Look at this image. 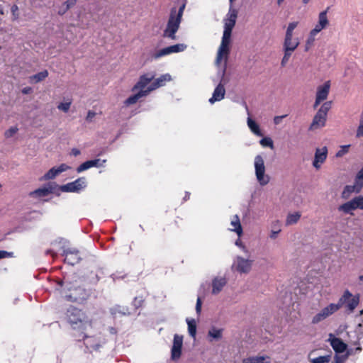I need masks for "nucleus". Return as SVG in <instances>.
Wrapping results in <instances>:
<instances>
[{
  "label": "nucleus",
  "mask_w": 363,
  "mask_h": 363,
  "mask_svg": "<svg viewBox=\"0 0 363 363\" xmlns=\"http://www.w3.org/2000/svg\"><path fill=\"white\" fill-rule=\"evenodd\" d=\"M61 289V296L66 301L82 303L88 298V293L77 284L68 282L67 280L58 283Z\"/></svg>",
  "instance_id": "obj_1"
},
{
  "label": "nucleus",
  "mask_w": 363,
  "mask_h": 363,
  "mask_svg": "<svg viewBox=\"0 0 363 363\" xmlns=\"http://www.w3.org/2000/svg\"><path fill=\"white\" fill-rule=\"evenodd\" d=\"M67 321L74 330H87L91 328V322L81 310L70 306L66 313Z\"/></svg>",
  "instance_id": "obj_2"
},
{
  "label": "nucleus",
  "mask_w": 363,
  "mask_h": 363,
  "mask_svg": "<svg viewBox=\"0 0 363 363\" xmlns=\"http://www.w3.org/2000/svg\"><path fill=\"white\" fill-rule=\"evenodd\" d=\"M184 9L185 4H184L178 10L176 8L171 9L167 26L163 33L164 37L171 40H176V33L179 28Z\"/></svg>",
  "instance_id": "obj_3"
},
{
  "label": "nucleus",
  "mask_w": 363,
  "mask_h": 363,
  "mask_svg": "<svg viewBox=\"0 0 363 363\" xmlns=\"http://www.w3.org/2000/svg\"><path fill=\"white\" fill-rule=\"evenodd\" d=\"M89 329L87 330L82 331V339L79 341H82L84 346V352L85 353H91L94 351H98L106 343V339L103 334L101 333L90 335L89 334Z\"/></svg>",
  "instance_id": "obj_4"
},
{
  "label": "nucleus",
  "mask_w": 363,
  "mask_h": 363,
  "mask_svg": "<svg viewBox=\"0 0 363 363\" xmlns=\"http://www.w3.org/2000/svg\"><path fill=\"white\" fill-rule=\"evenodd\" d=\"M348 296H350L349 290H345L337 303H330L323 308L320 312L313 317L311 323L313 324H317L337 311L341 308V304Z\"/></svg>",
  "instance_id": "obj_5"
},
{
  "label": "nucleus",
  "mask_w": 363,
  "mask_h": 363,
  "mask_svg": "<svg viewBox=\"0 0 363 363\" xmlns=\"http://www.w3.org/2000/svg\"><path fill=\"white\" fill-rule=\"evenodd\" d=\"M235 23L236 22L235 21L225 19L223 34L220 45L218 50V61H220V59L223 57L226 58L228 48H230L232 30L235 25Z\"/></svg>",
  "instance_id": "obj_6"
},
{
  "label": "nucleus",
  "mask_w": 363,
  "mask_h": 363,
  "mask_svg": "<svg viewBox=\"0 0 363 363\" xmlns=\"http://www.w3.org/2000/svg\"><path fill=\"white\" fill-rule=\"evenodd\" d=\"M255 174L256 179L262 186H266L270 182V177L265 173L264 161L260 155H257L254 160Z\"/></svg>",
  "instance_id": "obj_7"
},
{
  "label": "nucleus",
  "mask_w": 363,
  "mask_h": 363,
  "mask_svg": "<svg viewBox=\"0 0 363 363\" xmlns=\"http://www.w3.org/2000/svg\"><path fill=\"white\" fill-rule=\"evenodd\" d=\"M86 187V180L85 177H79L74 182L58 186L62 192L78 193Z\"/></svg>",
  "instance_id": "obj_8"
},
{
  "label": "nucleus",
  "mask_w": 363,
  "mask_h": 363,
  "mask_svg": "<svg viewBox=\"0 0 363 363\" xmlns=\"http://www.w3.org/2000/svg\"><path fill=\"white\" fill-rule=\"evenodd\" d=\"M253 260L237 256L233 262L232 268L241 274H247L250 272Z\"/></svg>",
  "instance_id": "obj_9"
},
{
  "label": "nucleus",
  "mask_w": 363,
  "mask_h": 363,
  "mask_svg": "<svg viewBox=\"0 0 363 363\" xmlns=\"http://www.w3.org/2000/svg\"><path fill=\"white\" fill-rule=\"evenodd\" d=\"M186 48L187 46L185 44H176L170 45L157 51L154 54L153 57L155 59H159L162 57L169 55L172 53L183 52L186 49Z\"/></svg>",
  "instance_id": "obj_10"
},
{
  "label": "nucleus",
  "mask_w": 363,
  "mask_h": 363,
  "mask_svg": "<svg viewBox=\"0 0 363 363\" xmlns=\"http://www.w3.org/2000/svg\"><path fill=\"white\" fill-rule=\"evenodd\" d=\"M154 72H148L141 75L138 82L133 86L132 91H146L148 84L155 79Z\"/></svg>",
  "instance_id": "obj_11"
},
{
  "label": "nucleus",
  "mask_w": 363,
  "mask_h": 363,
  "mask_svg": "<svg viewBox=\"0 0 363 363\" xmlns=\"http://www.w3.org/2000/svg\"><path fill=\"white\" fill-rule=\"evenodd\" d=\"M182 345L183 336L175 334L171 350V357L173 360L178 359L181 357Z\"/></svg>",
  "instance_id": "obj_12"
},
{
  "label": "nucleus",
  "mask_w": 363,
  "mask_h": 363,
  "mask_svg": "<svg viewBox=\"0 0 363 363\" xmlns=\"http://www.w3.org/2000/svg\"><path fill=\"white\" fill-rule=\"evenodd\" d=\"M328 156V148L327 147H323L322 148H316L314 155V160L313 161V166L316 169L320 168L322 164L325 162Z\"/></svg>",
  "instance_id": "obj_13"
},
{
  "label": "nucleus",
  "mask_w": 363,
  "mask_h": 363,
  "mask_svg": "<svg viewBox=\"0 0 363 363\" xmlns=\"http://www.w3.org/2000/svg\"><path fill=\"white\" fill-rule=\"evenodd\" d=\"M63 255L65 256V262L70 265H74L81 260L79 250L75 248L65 249Z\"/></svg>",
  "instance_id": "obj_14"
},
{
  "label": "nucleus",
  "mask_w": 363,
  "mask_h": 363,
  "mask_svg": "<svg viewBox=\"0 0 363 363\" xmlns=\"http://www.w3.org/2000/svg\"><path fill=\"white\" fill-rule=\"evenodd\" d=\"M172 76L169 74H162L147 87V90L150 93L160 87L164 86L167 82L172 81Z\"/></svg>",
  "instance_id": "obj_15"
},
{
  "label": "nucleus",
  "mask_w": 363,
  "mask_h": 363,
  "mask_svg": "<svg viewBox=\"0 0 363 363\" xmlns=\"http://www.w3.org/2000/svg\"><path fill=\"white\" fill-rule=\"evenodd\" d=\"M106 162V160H101V159H94V160H87V161L83 162L82 164H81L77 168V172L78 173H80V172L87 170L91 167H104Z\"/></svg>",
  "instance_id": "obj_16"
},
{
  "label": "nucleus",
  "mask_w": 363,
  "mask_h": 363,
  "mask_svg": "<svg viewBox=\"0 0 363 363\" xmlns=\"http://www.w3.org/2000/svg\"><path fill=\"white\" fill-rule=\"evenodd\" d=\"M350 296H347L345 300L341 304L342 306H345L347 311L349 313H352L356 308L359 303V296L355 295L353 296L352 293L349 291Z\"/></svg>",
  "instance_id": "obj_17"
},
{
  "label": "nucleus",
  "mask_w": 363,
  "mask_h": 363,
  "mask_svg": "<svg viewBox=\"0 0 363 363\" xmlns=\"http://www.w3.org/2000/svg\"><path fill=\"white\" fill-rule=\"evenodd\" d=\"M225 95V89L224 87V84L219 82V84L216 86L212 96L208 99V102L211 104H213L216 102L220 101L223 100Z\"/></svg>",
  "instance_id": "obj_18"
},
{
  "label": "nucleus",
  "mask_w": 363,
  "mask_h": 363,
  "mask_svg": "<svg viewBox=\"0 0 363 363\" xmlns=\"http://www.w3.org/2000/svg\"><path fill=\"white\" fill-rule=\"evenodd\" d=\"M328 341L330 342L331 347L336 353H342L346 350L347 347V344L343 342L341 339L335 337L332 334L329 335Z\"/></svg>",
  "instance_id": "obj_19"
},
{
  "label": "nucleus",
  "mask_w": 363,
  "mask_h": 363,
  "mask_svg": "<svg viewBox=\"0 0 363 363\" xmlns=\"http://www.w3.org/2000/svg\"><path fill=\"white\" fill-rule=\"evenodd\" d=\"M229 55H230V48H228V52L226 55V58L223 57V58L220 59V61H218V54L216 55L215 64H216V67L219 69L218 74L220 76V82H221V83H223V82L224 81V77H225V72H226L227 63H228Z\"/></svg>",
  "instance_id": "obj_20"
},
{
  "label": "nucleus",
  "mask_w": 363,
  "mask_h": 363,
  "mask_svg": "<svg viewBox=\"0 0 363 363\" xmlns=\"http://www.w3.org/2000/svg\"><path fill=\"white\" fill-rule=\"evenodd\" d=\"M70 167L65 164H61L58 167H53L43 176V179L45 180L52 179L55 178L57 175H59L63 172H65Z\"/></svg>",
  "instance_id": "obj_21"
},
{
  "label": "nucleus",
  "mask_w": 363,
  "mask_h": 363,
  "mask_svg": "<svg viewBox=\"0 0 363 363\" xmlns=\"http://www.w3.org/2000/svg\"><path fill=\"white\" fill-rule=\"evenodd\" d=\"M227 284V279L225 277H216L212 280V294H219Z\"/></svg>",
  "instance_id": "obj_22"
},
{
  "label": "nucleus",
  "mask_w": 363,
  "mask_h": 363,
  "mask_svg": "<svg viewBox=\"0 0 363 363\" xmlns=\"http://www.w3.org/2000/svg\"><path fill=\"white\" fill-rule=\"evenodd\" d=\"M362 188V184L354 179V182L352 185H347L345 186L342 191V197L347 198L352 193L358 194L361 191Z\"/></svg>",
  "instance_id": "obj_23"
},
{
  "label": "nucleus",
  "mask_w": 363,
  "mask_h": 363,
  "mask_svg": "<svg viewBox=\"0 0 363 363\" xmlns=\"http://www.w3.org/2000/svg\"><path fill=\"white\" fill-rule=\"evenodd\" d=\"M150 93L146 91H136V93L128 97L124 101L125 106L136 104L140 99L147 96Z\"/></svg>",
  "instance_id": "obj_24"
},
{
  "label": "nucleus",
  "mask_w": 363,
  "mask_h": 363,
  "mask_svg": "<svg viewBox=\"0 0 363 363\" xmlns=\"http://www.w3.org/2000/svg\"><path fill=\"white\" fill-rule=\"evenodd\" d=\"M299 40L293 37H285L283 44V50L294 52L298 46Z\"/></svg>",
  "instance_id": "obj_25"
},
{
  "label": "nucleus",
  "mask_w": 363,
  "mask_h": 363,
  "mask_svg": "<svg viewBox=\"0 0 363 363\" xmlns=\"http://www.w3.org/2000/svg\"><path fill=\"white\" fill-rule=\"evenodd\" d=\"M54 184H49L42 188H39L30 193V195L34 197H44L48 196L49 194L52 193L54 191Z\"/></svg>",
  "instance_id": "obj_26"
},
{
  "label": "nucleus",
  "mask_w": 363,
  "mask_h": 363,
  "mask_svg": "<svg viewBox=\"0 0 363 363\" xmlns=\"http://www.w3.org/2000/svg\"><path fill=\"white\" fill-rule=\"evenodd\" d=\"M326 122V117L321 113L317 112L314 116L313 121L310 125V130L322 128L325 126Z\"/></svg>",
  "instance_id": "obj_27"
},
{
  "label": "nucleus",
  "mask_w": 363,
  "mask_h": 363,
  "mask_svg": "<svg viewBox=\"0 0 363 363\" xmlns=\"http://www.w3.org/2000/svg\"><path fill=\"white\" fill-rule=\"evenodd\" d=\"M271 359L267 355L250 356L242 359V363H270Z\"/></svg>",
  "instance_id": "obj_28"
},
{
  "label": "nucleus",
  "mask_w": 363,
  "mask_h": 363,
  "mask_svg": "<svg viewBox=\"0 0 363 363\" xmlns=\"http://www.w3.org/2000/svg\"><path fill=\"white\" fill-rule=\"evenodd\" d=\"M330 91V82H326L322 86L317 89L316 98L321 101H324L328 98Z\"/></svg>",
  "instance_id": "obj_29"
},
{
  "label": "nucleus",
  "mask_w": 363,
  "mask_h": 363,
  "mask_svg": "<svg viewBox=\"0 0 363 363\" xmlns=\"http://www.w3.org/2000/svg\"><path fill=\"white\" fill-rule=\"evenodd\" d=\"M230 225L232 228L230 229L231 231L236 233V234L240 237L242 235V228L240 223V218L238 215H235L233 216Z\"/></svg>",
  "instance_id": "obj_30"
},
{
  "label": "nucleus",
  "mask_w": 363,
  "mask_h": 363,
  "mask_svg": "<svg viewBox=\"0 0 363 363\" xmlns=\"http://www.w3.org/2000/svg\"><path fill=\"white\" fill-rule=\"evenodd\" d=\"M359 209L358 206L355 199V197L350 201L343 203L339 207V210L343 211L345 213H349L352 211Z\"/></svg>",
  "instance_id": "obj_31"
},
{
  "label": "nucleus",
  "mask_w": 363,
  "mask_h": 363,
  "mask_svg": "<svg viewBox=\"0 0 363 363\" xmlns=\"http://www.w3.org/2000/svg\"><path fill=\"white\" fill-rule=\"evenodd\" d=\"M223 329L211 327L208 332V337L210 342L218 340L222 338Z\"/></svg>",
  "instance_id": "obj_32"
},
{
  "label": "nucleus",
  "mask_w": 363,
  "mask_h": 363,
  "mask_svg": "<svg viewBox=\"0 0 363 363\" xmlns=\"http://www.w3.org/2000/svg\"><path fill=\"white\" fill-rule=\"evenodd\" d=\"M247 126L249 127L251 132L257 136H262V133L260 130L259 125L250 117L247 119Z\"/></svg>",
  "instance_id": "obj_33"
},
{
  "label": "nucleus",
  "mask_w": 363,
  "mask_h": 363,
  "mask_svg": "<svg viewBox=\"0 0 363 363\" xmlns=\"http://www.w3.org/2000/svg\"><path fill=\"white\" fill-rule=\"evenodd\" d=\"M110 313L114 318H116L118 315H125L129 314L128 309L126 307L121 306H115L111 308Z\"/></svg>",
  "instance_id": "obj_34"
},
{
  "label": "nucleus",
  "mask_w": 363,
  "mask_h": 363,
  "mask_svg": "<svg viewBox=\"0 0 363 363\" xmlns=\"http://www.w3.org/2000/svg\"><path fill=\"white\" fill-rule=\"evenodd\" d=\"M186 321L188 325V333L191 337L194 338L196 334V322L193 318H186Z\"/></svg>",
  "instance_id": "obj_35"
},
{
  "label": "nucleus",
  "mask_w": 363,
  "mask_h": 363,
  "mask_svg": "<svg viewBox=\"0 0 363 363\" xmlns=\"http://www.w3.org/2000/svg\"><path fill=\"white\" fill-rule=\"evenodd\" d=\"M281 232L280 223L278 220H276L272 224V230L270 231L269 238L272 240H275L279 233Z\"/></svg>",
  "instance_id": "obj_36"
},
{
  "label": "nucleus",
  "mask_w": 363,
  "mask_h": 363,
  "mask_svg": "<svg viewBox=\"0 0 363 363\" xmlns=\"http://www.w3.org/2000/svg\"><path fill=\"white\" fill-rule=\"evenodd\" d=\"M48 76V72L47 70H43L40 72L30 77V81L34 83H38L43 80H44Z\"/></svg>",
  "instance_id": "obj_37"
},
{
  "label": "nucleus",
  "mask_w": 363,
  "mask_h": 363,
  "mask_svg": "<svg viewBox=\"0 0 363 363\" xmlns=\"http://www.w3.org/2000/svg\"><path fill=\"white\" fill-rule=\"evenodd\" d=\"M328 9L329 8H328L325 11L320 12L318 15V23L323 26V28H325L329 24V21L327 17V13Z\"/></svg>",
  "instance_id": "obj_38"
},
{
  "label": "nucleus",
  "mask_w": 363,
  "mask_h": 363,
  "mask_svg": "<svg viewBox=\"0 0 363 363\" xmlns=\"http://www.w3.org/2000/svg\"><path fill=\"white\" fill-rule=\"evenodd\" d=\"M300 218H301V213L298 212L289 213L286 218V225H293V224L296 223L298 221V220L300 219Z\"/></svg>",
  "instance_id": "obj_39"
},
{
  "label": "nucleus",
  "mask_w": 363,
  "mask_h": 363,
  "mask_svg": "<svg viewBox=\"0 0 363 363\" xmlns=\"http://www.w3.org/2000/svg\"><path fill=\"white\" fill-rule=\"evenodd\" d=\"M332 102L331 101H325L322 104L320 108L318 109V112L321 113L322 115L327 117L328 112L331 108Z\"/></svg>",
  "instance_id": "obj_40"
},
{
  "label": "nucleus",
  "mask_w": 363,
  "mask_h": 363,
  "mask_svg": "<svg viewBox=\"0 0 363 363\" xmlns=\"http://www.w3.org/2000/svg\"><path fill=\"white\" fill-rule=\"evenodd\" d=\"M238 16V11L233 7V4H230V8L228 13L227 14V18L225 19H228L232 21L236 22Z\"/></svg>",
  "instance_id": "obj_41"
},
{
  "label": "nucleus",
  "mask_w": 363,
  "mask_h": 363,
  "mask_svg": "<svg viewBox=\"0 0 363 363\" xmlns=\"http://www.w3.org/2000/svg\"><path fill=\"white\" fill-rule=\"evenodd\" d=\"M259 144L262 146V147H269L270 149L273 150L274 149V143H273V140H272L271 138L269 137H264L263 138H262L260 140H259Z\"/></svg>",
  "instance_id": "obj_42"
},
{
  "label": "nucleus",
  "mask_w": 363,
  "mask_h": 363,
  "mask_svg": "<svg viewBox=\"0 0 363 363\" xmlns=\"http://www.w3.org/2000/svg\"><path fill=\"white\" fill-rule=\"evenodd\" d=\"M330 360V355L320 356L311 359V363H328Z\"/></svg>",
  "instance_id": "obj_43"
},
{
  "label": "nucleus",
  "mask_w": 363,
  "mask_h": 363,
  "mask_svg": "<svg viewBox=\"0 0 363 363\" xmlns=\"http://www.w3.org/2000/svg\"><path fill=\"white\" fill-rule=\"evenodd\" d=\"M298 25L297 22L289 23L286 31L285 37H293V31Z\"/></svg>",
  "instance_id": "obj_44"
},
{
  "label": "nucleus",
  "mask_w": 363,
  "mask_h": 363,
  "mask_svg": "<svg viewBox=\"0 0 363 363\" xmlns=\"http://www.w3.org/2000/svg\"><path fill=\"white\" fill-rule=\"evenodd\" d=\"M18 130V128L16 126H12L5 132L4 135L6 138H10L13 137Z\"/></svg>",
  "instance_id": "obj_45"
},
{
  "label": "nucleus",
  "mask_w": 363,
  "mask_h": 363,
  "mask_svg": "<svg viewBox=\"0 0 363 363\" xmlns=\"http://www.w3.org/2000/svg\"><path fill=\"white\" fill-rule=\"evenodd\" d=\"M350 145H342L340 147V150H339L337 152H336V155L335 156L337 157H342L343 155H345L346 153H347L348 150H349V147H350Z\"/></svg>",
  "instance_id": "obj_46"
},
{
  "label": "nucleus",
  "mask_w": 363,
  "mask_h": 363,
  "mask_svg": "<svg viewBox=\"0 0 363 363\" xmlns=\"http://www.w3.org/2000/svg\"><path fill=\"white\" fill-rule=\"evenodd\" d=\"M71 104H72L71 101L60 103L57 106V108L60 111H62L65 113H67L69 111V109L71 106Z\"/></svg>",
  "instance_id": "obj_47"
},
{
  "label": "nucleus",
  "mask_w": 363,
  "mask_h": 363,
  "mask_svg": "<svg viewBox=\"0 0 363 363\" xmlns=\"http://www.w3.org/2000/svg\"><path fill=\"white\" fill-rule=\"evenodd\" d=\"M284 55L281 62V65L282 67H284L286 65V63L289 60V58L291 57L293 52L284 50Z\"/></svg>",
  "instance_id": "obj_48"
},
{
  "label": "nucleus",
  "mask_w": 363,
  "mask_h": 363,
  "mask_svg": "<svg viewBox=\"0 0 363 363\" xmlns=\"http://www.w3.org/2000/svg\"><path fill=\"white\" fill-rule=\"evenodd\" d=\"M315 35H312V34H309V36L306 42L305 45V51H308L311 47L313 45L315 41Z\"/></svg>",
  "instance_id": "obj_49"
},
{
  "label": "nucleus",
  "mask_w": 363,
  "mask_h": 363,
  "mask_svg": "<svg viewBox=\"0 0 363 363\" xmlns=\"http://www.w3.org/2000/svg\"><path fill=\"white\" fill-rule=\"evenodd\" d=\"M202 301L201 297L198 296L196 303V312L198 315L201 313Z\"/></svg>",
  "instance_id": "obj_50"
},
{
  "label": "nucleus",
  "mask_w": 363,
  "mask_h": 363,
  "mask_svg": "<svg viewBox=\"0 0 363 363\" xmlns=\"http://www.w3.org/2000/svg\"><path fill=\"white\" fill-rule=\"evenodd\" d=\"M323 29H324L323 26H321L319 23H317L314 28L311 30L310 33L312 34V35L316 36V35L319 33Z\"/></svg>",
  "instance_id": "obj_51"
},
{
  "label": "nucleus",
  "mask_w": 363,
  "mask_h": 363,
  "mask_svg": "<svg viewBox=\"0 0 363 363\" xmlns=\"http://www.w3.org/2000/svg\"><path fill=\"white\" fill-rule=\"evenodd\" d=\"M347 356H339L336 354L334 358V362L333 363H344L346 360Z\"/></svg>",
  "instance_id": "obj_52"
},
{
  "label": "nucleus",
  "mask_w": 363,
  "mask_h": 363,
  "mask_svg": "<svg viewBox=\"0 0 363 363\" xmlns=\"http://www.w3.org/2000/svg\"><path fill=\"white\" fill-rule=\"evenodd\" d=\"M358 208L363 210V196H358L355 197Z\"/></svg>",
  "instance_id": "obj_53"
},
{
  "label": "nucleus",
  "mask_w": 363,
  "mask_h": 363,
  "mask_svg": "<svg viewBox=\"0 0 363 363\" xmlns=\"http://www.w3.org/2000/svg\"><path fill=\"white\" fill-rule=\"evenodd\" d=\"M354 179L363 185V167L357 172Z\"/></svg>",
  "instance_id": "obj_54"
},
{
  "label": "nucleus",
  "mask_w": 363,
  "mask_h": 363,
  "mask_svg": "<svg viewBox=\"0 0 363 363\" xmlns=\"http://www.w3.org/2000/svg\"><path fill=\"white\" fill-rule=\"evenodd\" d=\"M77 3V0H67L63 4L66 6L67 9H69L71 7L74 6Z\"/></svg>",
  "instance_id": "obj_55"
},
{
  "label": "nucleus",
  "mask_w": 363,
  "mask_h": 363,
  "mask_svg": "<svg viewBox=\"0 0 363 363\" xmlns=\"http://www.w3.org/2000/svg\"><path fill=\"white\" fill-rule=\"evenodd\" d=\"M12 255L13 252H9L5 250H0V259L5 257H12Z\"/></svg>",
  "instance_id": "obj_56"
},
{
  "label": "nucleus",
  "mask_w": 363,
  "mask_h": 363,
  "mask_svg": "<svg viewBox=\"0 0 363 363\" xmlns=\"http://www.w3.org/2000/svg\"><path fill=\"white\" fill-rule=\"evenodd\" d=\"M287 115H282V116H275L274 118V123L276 124V125H278L279 124L282 119L284 118L285 117H286Z\"/></svg>",
  "instance_id": "obj_57"
},
{
  "label": "nucleus",
  "mask_w": 363,
  "mask_h": 363,
  "mask_svg": "<svg viewBox=\"0 0 363 363\" xmlns=\"http://www.w3.org/2000/svg\"><path fill=\"white\" fill-rule=\"evenodd\" d=\"M142 302H143V300L141 298H139L136 297V298H135L133 303L135 308H138L141 306Z\"/></svg>",
  "instance_id": "obj_58"
},
{
  "label": "nucleus",
  "mask_w": 363,
  "mask_h": 363,
  "mask_svg": "<svg viewBox=\"0 0 363 363\" xmlns=\"http://www.w3.org/2000/svg\"><path fill=\"white\" fill-rule=\"evenodd\" d=\"M68 10H69V9H67V8H66V6H65L64 4H62V5L60 7V9H59V10H58L57 13H58V14H59V15L62 16V15H64V14H65V13Z\"/></svg>",
  "instance_id": "obj_59"
},
{
  "label": "nucleus",
  "mask_w": 363,
  "mask_h": 363,
  "mask_svg": "<svg viewBox=\"0 0 363 363\" xmlns=\"http://www.w3.org/2000/svg\"><path fill=\"white\" fill-rule=\"evenodd\" d=\"M96 116V113L92 111H89L87 116H86V121H91L93 118Z\"/></svg>",
  "instance_id": "obj_60"
},
{
  "label": "nucleus",
  "mask_w": 363,
  "mask_h": 363,
  "mask_svg": "<svg viewBox=\"0 0 363 363\" xmlns=\"http://www.w3.org/2000/svg\"><path fill=\"white\" fill-rule=\"evenodd\" d=\"M80 153H81L80 150L77 148H72L71 150V155H72L74 157L79 155Z\"/></svg>",
  "instance_id": "obj_61"
},
{
  "label": "nucleus",
  "mask_w": 363,
  "mask_h": 363,
  "mask_svg": "<svg viewBox=\"0 0 363 363\" xmlns=\"http://www.w3.org/2000/svg\"><path fill=\"white\" fill-rule=\"evenodd\" d=\"M11 11L13 13V16H16V13L18 11V7L17 5L16 4H13L11 8Z\"/></svg>",
  "instance_id": "obj_62"
},
{
  "label": "nucleus",
  "mask_w": 363,
  "mask_h": 363,
  "mask_svg": "<svg viewBox=\"0 0 363 363\" xmlns=\"http://www.w3.org/2000/svg\"><path fill=\"white\" fill-rule=\"evenodd\" d=\"M31 91V89L30 87H25L22 89V93L24 94H28Z\"/></svg>",
  "instance_id": "obj_63"
},
{
  "label": "nucleus",
  "mask_w": 363,
  "mask_h": 363,
  "mask_svg": "<svg viewBox=\"0 0 363 363\" xmlns=\"http://www.w3.org/2000/svg\"><path fill=\"white\" fill-rule=\"evenodd\" d=\"M323 101L318 99V98L315 97V103L313 104V108H315L318 107V106Z\"/></svg>",
  "instance_id": "obj_64"
}]
</instances>
